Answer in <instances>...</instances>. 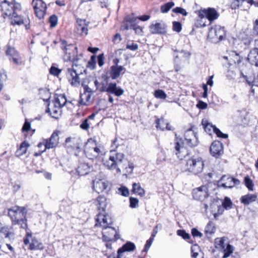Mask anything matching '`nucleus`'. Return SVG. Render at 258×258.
Returning a JSON list of instances; mask_svg holds the SVG:
<instances>
[{"mask_svg":"<svg viewBox=\"0 0 258 258\" xmlns=\"http://www.w3.org/2000/svg\"><path fill=\"white\" fill-rule=\"evenodd\" d=\"M27 211L24 207L14 206L8 210V215L12 224H18L24 229L28 228L27 220L26 218Z\"/></svg>","mask_w":258,"mask_h":258,"instance_id":"1","label":"nucleus"},{"mask_svg":"<svg viewBox=\"0 0 258 258\" xmlns=\"http://www.w3.org/2000/svg\"><path fill=\"white\" fill-rule=\"evenodd\" d=\"M124 158L123 154L116 153L115 151H111L109 159L104 162V165L108 169H115L117 173H120L121 169H123L124 167V162H127Z\"/></svg>","mask_w":258,"mask_h":258,"instance_id":"2","label":"nucleus"},{"mask_svg":"<svg viewBox=\"0 0 258 258\" xmlns=\"http://www.w3.org/2000/svg\"><path fill=\"white\" fill-rule=\"evenodd\" d=\"M104 81L99 83L97 80L94 81V85L96 89L101 92H106L116 96H120L124 93V90L120 87H117L116 83H110L107 85Z\"/></svg>","mask_w":258,"mask_h":258,"instance_id":"3","label":"nucleus"},{"mask_svg":"<svg viewBox=\"0 0 258 258\" xmlns=\"http://www.w3.org/2000/svg\"><path fill=\"white\" fill-rule=\"evenodd\" d=\"M204 166V161L201 157H192L186 160V170L194 174L202 172Z\"/></svg>","mask_w":258,"mask_h":258,"instance_id":"4","label":"nucleus"},{"mask_svg":"<svg viewBox=\"0 0 258 258\" xmlns=\"http://www.w3.org/2000/svg\"><path fill=\"white\" fill-rule=\"evenodd\" d=\"M226 34V32L224 27L215 25L212 27L209 30L208 38L211 42L217 43L225 39Z\"/></svg>","mask_w":258,"mask_h":258,"instance_id":"5","label":"nucleus"},{"mask_svg":"<svg viewBox=\"0 0 258 258\" xmlns=\"http://www.w3.org/2000/svg\"><path fill=\"white\" fill-rule=\"evenodd\" d=\"M82 145V140L80 138L69 137L66 139L64 147L68 153H74L77 155L81 151Z\"/></svg>","mask_w":258,"mask_h":258,"instance_id":"6","label":"nucleus"},{"mask_svg":"<svg viewBox=\"0 0 258 258\" xmlns=\"http://www.w3.org/2000/svg\"><path fill=\"white\" fill-rule=\"evenodd\" d=\"M1 11L4 18L10 17L15 12H20L21 6L18 3H9L7 1H4L0 5Z\"/></svg>","mask_w":258,"mask_h":258,"instance_id":"7","label":"nucleus"},{"mask_svg":"<svg viewBox=\"0 0 258 258\" xmlns=\"http://www.w3.org/2000/svg\"><path fill=\"white\" fill-rule=\"evenodd\" d=\"M102 238L106 242L116 241L119 238L116 229L109 225L102 229Z\"/></svg>","mask_w":258,"mask_h":258,"instance_id":"8","label":"nucleus"},{"mask_svg":"<svg viewBox=\"0 0 258 258\" xmlns=\"http://www.w3.org/2000/svg\"><path fill=\"white\" fill-rule=\"evenodd\" d=\"M240 184V181L230 175H225L221 177L220 179L218 181V185L219 187H222L224 188H232L235 185Z\"/></svg>","mask_w":258,"mask_h":258,"instance_id":"9","label":"nucleus"},{"mask_svg":"<svg viewBox=\"0 0 258 258\" xmlns=\"http://www.w3.org/2000/svg\"><path fill=\"white\" fill-rule=\"evenodd\" d=\"M113 223L112 219L110 216L108 214H105V212H99L96 218L95 226H100L102 227V229L111 225Z\"/></svg>","mask_w":258,"mask_h":258,"instance_id":"10","label":"nucleus"},{"mask_svg":"<svg viewBox=\"0 0 258 258\" xmlns=\"http://www.w3.org/2000/svg\"><path fill=\"white\" fill-rule=\"evenodd\" d=\"M6 54L9 57L10 61L14 64L20 66L23 63L21 56L14 47L8 46L6 50Z\"/></svg>","mask_w":258,"mask_h":258,"instance_id":"11","label":"nucleus"},{"mask_svg":"<svg viewBox=\"0 0 258 258\" xmlns=\"http://www.w3.org/2000/svg\"><path fill=\"white\" fill-rule=\"evenodd\" d=\"M32 5L35 14L39 19H42L46 10V5L42 0H33Z\"/></svg>","mask_w":258,"mask_h":258,"instance_id":"12","label":"nucleus"},{"mask_svg":"<svg viewBox=\"0 0 258 258\" xmlns=\"http://www.w3.org/2000/svg\"><path fill=\"white\" fill-rule=\"evenodd\" d=\"M93 188L97 193L107 191L109 190V183L104 179L96 178L93 180Z\"/></svg>","mask_w":258,"mask_h":258,"instance_id":"13","label":"nucleus"},{"mask_svg":"<svg viewBox=\"0 0 258 258\" xmlns=\"http://www.w3.org/2000/svg\"><path fill=\"white\" fill-rule=\"evenodd\" d=\"M176 139L175 142V154L180 160H182L186 155H187V151L183 147V141L182 139H178L177 135H175Z\"/></svg>","mask_w":258,"mask_h":258,"instance_id":"14","label":"nucleus"},{"mask_svg":"<svg viewBox=\"0 0 258 258\" xmlns=\"http://www.w3.org/2000/svg\"><path fill=\"white\" fill-rule=\"evenodd\" d=\"M199 14L201 17H205L210 22H212L219 17V14L214 8L201 9L199 11Z\"/></svg>","mask_w":258,"mask_h":258,"instance_id":"15","label":"nucleus"},{"mask_svg":"<svg viewBox=\"0 0 258 258\" xmlns=\"http://www.w3.org/2000/svg\"><path fill=\"white\" fill-rule=\"evenodd\" d=\"M149 30L152 34H165L167 32V26L163 22L152 23L149 26Z\"/></svg>","mask_w":258,"mask_h":258,"instance_id":"16","label":"nucleus"},{"mask_svg":"<svg viewBox=\"0 0 258 258\" xmlns=\"http://www.w3.org/2000/svg\"><path fill=\"white\" fill-rule=\"evenodd\" d=\"M192 196L197 200L203 201L209 196L208 189L206 186H202L193 190Z\"/></svg>","mask_w":258,"mask_h":258,"instance_id":"17","label":"nucleus"},{"mask_svg":"<svg viewBox=\"0 0 258 258\" xmlns=\"http://www.w3.org/2000/svg\"><path fill=\"white\" fill-rule=\"evenodd\" d=\"M211 154L215 158H219L224 153L223 144L219 141L213 142L210 148Z\"/></svg>","mask_w":258,"mask_h":258,"instance_id":"18","label":"nucleus"},{"mask_svg":"<svg viewBox=\"0 0 258 258\" xmlns=\"http://www.w3.org/2000/svg\"><path fill=\"white\" fill-rule=\"evenodd\" d=\"M184 140L188 147H192L198 144L196 134L191 129L187 130L184 134Z\"/></svg>","mask_w":258,"mask_h":258,"instance_id":"19","label":"nucleus"},{"mask_svg":"<svg viewBox=\"0 0 258 258\" xmlns=\"http://www.w3.org/2000/svg\"><path fill=\"white\" fill-rule=\"evenodd\" d=\"M59 132L55 131L51 135V137L45 140L44 146L46 149H52L56 147L58 144Z\"/></svg>","mask_w":258,"mask_h":258,"instance_id":"20","label":"nucleus"},{"mask_svg":"<svg viewBox=\"0 0 258 258\" xmlns=\"http://www.w3.org/2000/svg\"><path fill=\"white\" fill-rule=\"evenodd\" d=\"M79 75V74L77 72V70L74 67L69 68L67 70V77L69 81H71V84L73 86L79 84L80 78Z\"/></svg>","mask_w":258,"mask_h":258,"instance_id":"21","label":"nucleus"},{"mask_svg":"<svg viewBox=\"0 0 258 258\" xmlns=\"http://www.w3.org/2000/svg\"><path fill=\"white\" fill-rule=\"evenodd\" d=\"M125 71V68L121 66H112L110 68L109 74L112 79L115 80Z\"/></svg>","mask_w":258,"mask_h":258,"instance_id":"22","label":"nucleus"},{"mask_svg":"<svg viewBox=\"0 0 258 258\" xmlns=\"http://www.w3.org/2000/svg\"><path fill=\"white\" fill-rule=\"evenodd\" d=\"M18 12H14V13H13V14L9 17V18L11 20L12 24L13 25H21L22 24H26V29H28V27L27 24L28 21L22 19V17L19 15Z\"/></svg>","mask_w":258,"mask_h":258,"instance_id":"23","label":"nucleus"},{"mask_svg":"<svg viewBox=\"0 0 258 258\" xmlns=\"http://www.w3.org/2000/svg\"><path fill=\"white\" fill-rule=\"evenodd\" d=\"M138 23V17H136L134 13L127 15L124 19L121 26L122 29L125 30V25L128 24L130 26L135 25Z\"/></svg>","mask_w":258,"mask_h":258,"instance_id":"24","label":"nucleus"},{"mask_svg":"<svg viewBox=\"0 0 258 258\" xmlns=\"http://www.w3.org/2000/svg\"><path fill=\"white\" fill-rule=\"evenodd\" d=\"M247 59L251 65L258 67V49L253 48L251 50Z\"/></svg>","mask_w":258,"mask_h":258,"instance_id":"25","label":"nucleus"},{"mask_svg":"<svg viewBox=\"0 0 258 258\" xmlns=\"http://www.w3.org/2000/svg\"><path fill=\"white\" fill-rule=\"evenodd\" d=\"M91 167L88 163L85 162H80L77 169L78 174L81 176L85 175L90 171Z\"/></svg>","mask_w":258,"mask_h":258,"instance_id":"26","label":"nucleus"},{"mask_svg":"<svg viewBox=\"0 0 258 258\" xmlns=\"http://www.w3.org/2000/svg\"><path fill=\"white\" fill-rule=\"evenodd\" d=\"M136 248L135 244L132 242L127 241L117 250V254L121 255V254L125 251H132Z\"/></svg>","mask_w":258,"mask_h":258,"instance_id":"27","label":"nucleus"},{"mask_svg":"<svg viewBox=\"0 0 258 258\" xmlns=\"http://www.w3.org/2000/svg\"><path fill=\"white\" fill-rule=\"evenodd\" d=\"M0 232L5 236V238L9 239H14V233L13 232V228L10 226H5L0 228Z\"/></svg>","mask_w":258,"mask_h":258,"instance_id":"28","label":"nucleus"},{"mask_svg":"<svg viewBox=\"0 0 258 258\" xmlns=\"http://www.w3.org/2000/svg\"><path fill=\"white\" fill-rule=\"evenodd\" d=\"M29 249L30 250H42L44 249V246L42 243L39 241L36 238L32 237Z\"/></svg>","mask_w":258,"mask_h":258,"instance_id":"29","label":"nucleus"},{"mask_svg":"<svg viewBox=\"0 0 258 258\" xmlns=\"http://www.w3.org/2000/svg\"><path fill=\"white\" fill-rule=\"evenodd\" d=\"M97 206L99 211L102 213L105 212V210L107 206L106 199L104 196H99L96 200Z\"/></svg>","mask_w":258,"mask_h":258,"instance_id":"30","label":"nucleus"},{"mask_svg":"<svg viewBox=\"0 0 258 258\" xmlns=\"http://www.w3.org/2000/svg\"><path fill=\"white\" fill-rule=\"evenodd\" d=\"M73 50V54L72 56L71 55V53L69 52L67 54L65 55V57H66V59L70 61H72L73 62L72 67H77V62L79 60V57L77 55V49L76 50L75 49H72Z\"/></svg>","mask_w":258,"mask_h":258,"instance_id":"31","label":"nucleus"},{"mask_svg":"<svg viewBox=\"0 0 258 258\" xmlns=\"http://www.w3.org/2000/svg\"><path fill=\"white\" fill-rule=\"evenodd\" d=\"M39 95L40 98L45 102H48L50 97V93L49 89L47 88H41L39 89Z\"/></svg>","mask_w":258,"mask_h":258,"instance_id":"32","label":"nucleus"},{"mask_svg":"<svg viewBox=\"0 0 258 258\" xmlns=\"http://www.w3.org/2000/svg\"><path fill=\"white\" fill-rule=\"evenodd\" d=\"M216 230V227L215 226V224L212 221H209L207 224L205 230V232L208 238H210L212 235L215 233Z\"/></svg>","mask_w":258,"mask_h":258,"instance_id":"33","label":"nucleus"},{"mask_svg":"<svg viewBox=\"0 0 258 258\" xmlns=\"http://www.w3.org/2000/svg\"><path fill=\"white\" fill-rule=\"evenodd\" d=\"M133 188L132 190V191L134 192V194H137L140 197H144L145 195V191L143 188L140 183H133L132 184Z\"/></svg>","mask_w":258,"mask_h":258,"instance_id":"34","label":"nucleus"},{"mask_svg":"<svg viewBox=\"0 0 258 258\" xmlns=\"http://www.w3.org/2000/svg\"><path fill=\"white\" fill-rule=\"evenodd\" d=\"M29 146V144L25 141L22 142L15 153L16 156L20 157L25 154L26 153L27 148Z\"/></svg>","mask_w":258,"mask_h":258,"instance_id":"35","label":"nucleus"},{"mask_svg":"<svg viewBox=\"0 0 258 258\" xmlns=\"http://www.w3.org/2000/svg\"><path fill=\"white\" fill-rule=\"evenodd\" d=\"M256 196L252 194H247L241 197V202L244 205H248L250 203L255 201Z\"/></svg>","mask_w":258,"mask_h":258,"instance_id":"36","label":"nucleus"},{"mask_svg":"<svg viewBox=\"0 0 258 258\" xmlns=\"http://www.w3.org/2000/svg\"><path fill=\"white\" fill-rule=\"evenodd\" d=\"M60 47L62 49L63 52L66 53L65 55L67 54L69 52L68 51L69 49H72L76 50L77 49V47L72 44L68 45L67 42L65 40L61 39H60Z\"/></svg>","mask_w":258,"mask_h":258,"instance_id":"37","label":"nucleus"},{"mask_svg":"<svg viewBox=\"0 0 258 258\" xmlns=\"http://www.w3.org/2000/svg\"><path fill=\"white\" fill-rule=\"evenodd\" d=\"M92 94L91 93H81L80 96L79 103L80 105L87 106L90 101Z\"/></svg>","mask_w":258,"mask_h":258,"instance_id":"38","label":"nucleus"},{"mask_svg":"<svg viewBox=\"0 0 258 258\" xmlns=\"http://www.w3.org/2000/svg\"><path fill=\"white\" fill-rule=\"evenodd\" d=\"M60 107H56V104L55 105V107L54 108L52 109V112H50V109L49 107H48L46 109V113H49L50 116L54 118H58L59 116H60Z\"/></svg>","mask_w":258,"mask_h":258,"instance_id":"39","label":"nucleus"},{"mask_svg":"<svg viewBox=\"0 0 258 258\" xmlns=\"http://www.w3.org/2000/svg\"><path fill=\"white\" fill-rule=\"evenodd\" d=\"M230 59L235 64H239L241 62L242 58L235 51H232L230 54Z\"/></svg>","mask_w":258,"mask_h":258,"instance_id":"40","label":"nucleus"},{"mask_svg":"<svg viewBox=\"0 0 258 258\" xmlns=\"http://www.w3.org/2000/svg\"><path fill=\"white\" fill-rule=\"evenodd\" d=\"M198 18L195 22L194 27L196 28H202L206 26L205 24L206 18L205 17H201L198 12Z\"/></svg>","mask_w":258,"mask_h":258,"instance_id":"41","label":"nucleus"},{"mask_svg":"<svg viewBox=\"0 0 258 258\" xmlns=\"http://www.w3.org/2000/svg\"><path fill=\"white\" fill-rule=\"evenodd\" d=\"M174 57L175 58V61H177V59H180V60L182 59L183 58H187L190 56V53L188 52L181 50L177 53L176 52H174Z\"/></svg>","mask_w":258,"mask_h":258,"instance_id":"42","label":"nucleus"},{"mask_svg":"<svg viewBox=\"0 0 258 258\" xmlns=\"http://www.w3.org/2000/svg\"><path fill=\"white\" fill-rule=\"evenodd\" d=\"M175 3L173 2H169L161 6L160 11L162 13H167L174 6Z\"/></svg>","mask_w":258,"mask_h":258,"instance_id":"43","label":"nucleus"},{"mask_svg":"<svg viewBox=\"0 0 258 258\" xmlns=\"http://www.w3.org/2000/svg\"><path fill=\"white\" fill-rule=\"evenodd\" d=\"M167 121L163 118L156 120V127L161 131H164Z\"/></svg>","mask_w":258,"mask_h":258,"instance_id":"44","label":"nucleus"},{"mask_svg":"<svg viewBox=\"0 0 258 258\" xmlns=\"http://www.w3.org/2000/svg\"><path fill=\"white\" fill-rule=\"evenodd\" d=\"M56 104H58L59 107H63L67 102V99L64 95H59L55 99Z\"/></svg>","mask_w":258,"mask_h":258,"instance_id":"45","label":"nucleus"},{"mask_svg":"<svg viewBox=\"0 0 258 258\" xmlns=\"http://www.w3.org/2000/svg\"><path fill=\"white\" fill-rule=\"evenodd\" d=\"M244 1H246L248 3H250L251 5H252L253 3V0H233L231 4V8L232 9H236L237 8H238L240 5H241Z\"/></svg>","mask_w":258,"mask_h":258,"instance_id":"46","label":"nucleus"},{"mask_svg":"<svg viewBox=\"0 0 258 258\" xmlns=\"http://www.w3.org/2000/svg\"><path fill=\"white\" fill-rule=\"evenodd\" d=\"M215 245H216V247L217 248L223 249H224V248L226 246V244L225 243L224 237L216 238L215 239Z\"/></svg>","mask_w":258,"mask_h":258,"instance_id":"47","label":"nucleus"},{"mask_svg":"<svg viewBox=\"0 0 258 258\" xmlns=\"http://www.w3.org/2000/svg\"><path fill=\"white\" fill-rule=\"evenodd\" d=\"M133 29L135 33L138 35H142L143 31L142 28L136 25H133L132 26H130L128 24L125 25V30H127L128 29Z\"/></svg>","mask_w":258,"mask_h":258,"instance_id":"48","label":"nucleus"},{"mask_svg":"<svg viewBox=\"0 0 258 258\" xmlns=\"http://www.w3.org/2000/svg\"><path fill=\"white\" fill-rule=\"evenodd\" d=\"M224 251V255L223 258H227L233 252L234 247L231 245L228 244L226 247L223 249Z\"/></svg>","mask_w":258,"mask_h":258,"instance_id":"49","label":"nucleus"},{"mask_svg":"<svg viewBox=\"0 0 258 258\" xmlns=\"http://www.w3.org/2000/svg\"><path fill=\"white\" fill-rule=\"evenodd\" d=\"M244 182L245 186L249 190L252 191L253 190L254 184L252 180L248 176L244 177Z\"/></svg>","mask_w":258,"mask_h":258,"instance_id":"50","label":"nucleus"},{"mask_svg":"<svg viewBox=\"0 0 258 258\" xmlns=\"http://www.w3.org/2000/svg\"><path fill=\"white\" fill-rule=\"evenodd\" d=\"M154 96L156 98L165 99L167 97V95L165 92L161 89H158L154 92Z\"/></svg>","mask_w":258,"mask_h":258,"instance_id":"51","label":"nucleus"},{"mask_svg":"<svg viewBox=\"0 0 258 258\" xmlns=\"http://www.w3.org/2000/svg\"><path fill=\"white\" fill-rule=\"evenodd\" d=\"M200 247L197 244L193 245L191 247V256L194 258H197L199 255Z\"/></svg>","mask_w":258,"mask_h":258,"instance_id":"52","label":"nucleus"},{"mask_svg":"<svg viewBox=\"0 0 258 258\" xmlns=\"http://www.w3.org/2000/svg\"><path fill=\"white\" fill-rule=\"evenodd\" d=\"M213 131L218 137L222 138L223 139H226L228 138L227 134L223 133L219 128L216 127L215 126H214L213 127Z\"/></svg>","mask_w":258,"mask_h":258,"instance_id":"53","label":"nucleus"},{"mask_svg":"<svg viewBox=\"0 0 258 258\" xmlns=\"http://www.w3.org/2000/svg\"><path fill=\"white\" fill-rule=\"evenodd\" d=\"M172 29L176 32H180L182 29L181 24L179 22L174 21L172 23Z\"/></svg>","mask_w":258,"mask_h":258,"instance_id":"54","label":"nucleus"},{"mask_svg":"<svg viewBox=\"0 0 258 258\" xmlns=\"http://www.w3.org/2000/svg\"><path fill=\"white\" fill-rule=\"evenodd\" d=\"M49 21L50 24V27L53 28L55 27L57 24V17L55 15H51L49 17Z\"/></svg>","mask_w":258,"mask_h":258,"instance_id":"55","label":"nucleus"},{"mask_svg":"<svg viewBox=\"0 0 258 258\" xmlns=\"http://www.w3.org/2000/svg\"><path fill=\"white\" fill-rule=\"evenodd\" d=\"M172 12L176 14H180L182 16H186L187 15V13L186 10L181 7H176L172 9Z\"/></svg>","mask_w":258,"mask_h":258,"instance_id":"56","label":"nucleus"},{"mask_svg":"<svg viewBox=\"0 0 258 258\" xmlns=\"http://www.w3.org/2000/svg\"><path fill=\"white\" fill-rule=\"evenodd\" d=\"M139 200L138 199L133 197L130 198V206L132 208H135L138 207Z\"/></svg>","mask_w":258,"mask_h":258,"instance_id":"57","label":"nucleus"},{"mask_svg":"<svg viewBox=\"0 0 258 258\" xmlns=\"http://www.w3.org/2000/svg\"><path fill=\"white\" fill-rule=\"evenodd\" d=\"M177 234L182 237L184 239H188L190 238V235L188 233H186L184 230H178L177 231Z\"/></svg>","mask_w":258,"mask_h":258,"instance_id":"58","label":"nucleus"},{"mask_svg":"<svg viewBox=\"0 0 258 258\" xmlns=\"http://www.w3.org/2000/svg\"><path fill=\"white\" fill-rule=\"evenodd\" d=\"M119 193L124 197H127L129 195V190L127 187L121 186L118 188Z\"/></svg>","mask_w":258,"mask_h":258,"instance_id":"59","label":"nucleus"},{"mask_svg":"<svg viewBox=\"0 0 258 258\" xmlns=\"http://www.w3.org/2000/svg\"><path fill=\"white\" fill-rule=\"evenodd\" d=\"M232 205V202L230 200V199L226 197L224 199V200L222 203V206L224 208H225L226 209H227L228 208H230Z\"/></svg>","mask_w":258,"mask_h":258,"instance_id":"60","label":"nucleus"},{"mask_svg":"<svg viewBox=\"0 0 258 258\" xmlns=\"http://www.w3.org/2000/svg\"><path fill=\"white\" fill-rule=\"evenodd\" d=\"M154 237L151 236V237L148 240H147L146 244L145 245V247H144V249L143 250V251L146 252L149 250V248L150 247V246L152 245V243L154 240Z\"/></svg>","mask_w":258,"mask_h":258,"instance_id":"61","label":"nucleus"},{"mask_svg":"<svg viewBox=\"0 0 258 258\" xmlns=\"http://www.w3.org/2000/svg\"><path fill=\"white\" fill-rule=\"evenodd\" d=\"M127 166H125L123 168H124L125 170V172L128 174H131L132 173L133 171V169L134 168V165L132 163L127 162ZM125 165V164H124V166Z\"/></svg>","mask_w":258,"mask_h":258,"instance_id":"62","label":"nucleus"},{"mask_svg":"<svg viewBox=\"0 0 258 258\" xmlns=\"http://www.w3.org/2000/svg\"><path fill=\"white\" fill-rule=\"evenodd\" d=\"M90 152L93 154V157H97L101 153V151L97 147H92L90 149Z\"/></svg>","mask_w":258,"mask_h":258,"instance_id":"63","label":"nucleus"},{"mask_svg":"<svg viewBox=\"0 0 258 258\" xmlns=\"http://www.w3.org/2000/svg\"><path fill=\"white\" fill-rule=\"evenodd\" d=\"M60 70L53 66H52L49 70L50 74L55 76H58L60 73Z\"/></svg>","mask_w":258,"mask_h":258,"instance_id":"64","label":"nucleus"}]
</instances>
